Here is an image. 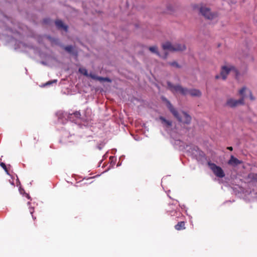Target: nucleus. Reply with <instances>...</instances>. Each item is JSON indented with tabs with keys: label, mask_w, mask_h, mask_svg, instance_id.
Masks as SVG:
<instances>
[{
	"label": "nucleus",
	"mask_w": 257,
	"mask_h": 257,
	"mask_svg": "<svg viewBox=\"0 0 257 257\" xmlns=\"http://www.w3.org/2000/svg\"><path fill=\"white\" fill-rule=\"evenodd\" d=\"M90 77L94 80H98L100 82L106 81L107 82H111V80L108 77H102L100 76H97L95 74L90 75Z\"/></svg>",
	"instance_id": "nucleus-9"
},
{
	"label": "nucleus",
	"mask_w": 257,
	"mask_h": 257,
	"mask_svg": "<svg viewBox=\"0 0 257 257\" xmlns=\"http://www.w3.org/2000/svg\"><path fill=\"white\" fill-rule=\"evenodd\" d=\"M161 99L166 103L167 106L170 112L179 122L186 124L190 123L192 117L189 114L185 111H182L181 113H179L165 97L162 96Z\"/></svg>",
	"instance_id": "nucleus-1"
},
{
	"label": "nucleus",
	"mask_w": 257,
	"mask_h": 257,
	"mask_svg": "<svg viewBox=\"0 0 257 257\" xmlns=\"http://www.w3.org/2000/svg\"><path fill=\"white\" fill-rule=\"evenodd\" d=\"M208 165L216 176L219 178H223L225 176V174L220 167L211 162H208Z\"/></svg>",
	"instance_id": "nucleus-7"
},
{
	"label": "nucleus",
	"mask_w": 257,
	"mask_h": 257,
	"mask_svg": "<svg viewBox=\"0 0 257 257\" xmlns=\"http://www.w3.org/2000/svg\"><path fill=\"white\" fill-rule=\"evenodd\" d=\"M50 21V20L49 19H45L43 20V22L45 24H49Z\"/></svg>",
	"instance_id": "nucleus-23"
},
{
	"label": "nucleus",
	"mask_w": 257,
	"mask_h": 257,
	"mask_svg": "<svg viewBox=\"0 0 257 257\" xmlns=\"http://www.w3.org/2000/svg\"><path fill=\"white\" fill-rule=\"evenodd\" d=\"M26 196H27V197H28V199H30V197L29 194H27Z\"/></svg>",
	"instance_id": "nucleus-26"
},
{
	"label": "nucleus",
	"mask_w": 257,
	"mask_h": 257,
	"mask_svg": "<svg viewBox=\"0 0 257 257\" xmlns=\"http://www.w3.org/2000/svg\"><path fill=\"white\" fill-rule=\"evenodd\" d=\"M193 9L194 10L198 11L200 14L208 20H211L217 17L216 13L211 12L209 8L206 7L202 4L194 5Z\"/></svg>",
	"instance_id": "nucleus-3"
},
{
	"label": "nucleus",
	"mask_w": 257,
	"mask_h": 257,
	"mask_svg": "<svg viewBox=\"0 0 257 257\" xmlns=\"http://www.w3.org/2000/svg\"><path fill=\"white\" fill-rule=\"evenodd\" d=\"M220 77H221L220 75H216L215 76V78L216 79H219Z\"/></svg>",
	"instance_id": "nucleus-24"
},
{
	"label": "nucleus",
	"mask_w": 257,
	"mask_h": 257,
	"mask_svg": "<svg viewBox=\"0 0 257 257\" xmlns=\"http://www.w3.org/2000/svg\"><path fill=\"white\" fill-rule=\"evenodd\" d=\"M149 50L152 53L156 54V55H157L159 57H161L163 58L164 59H166L167 57V56H168V53H165V55L164 56H162L160 55V54L159 53V52L158 51V47L156 46H153L150 47L149 48Z\"/></svg>",
	"instance_id": "nucleus-8"
},
{
	"label": "nucleus",
	"mask_w": 257,
	"mask_h": 257,
	"mask_svg": "<svg viewBox=\"0 0 257 257\" xmlns=\"http://www.w3.org/2000/svg\"><path fill=\"white\" fill-rule=\"evenodd\" d=\"M56 82H57L56 80H54L53 81H50L47 82L45 84V85H50V84H52L53 83H56Z\"/></svg>",
	"instance_id": "nucleus-22"
},
{
	"label": "nucleus",
	"mask_w": 257,
	"mask_h": 257,
	"mask_svg": "<svg viewBox=\"0 0 257 257\" xmlns=\"http://www.w3.org/2000/svg\"><path fill=\"white\" fill-rule=\"evenodd\" d=\"M248 179L252 181H255L257 182V174L251 173H249L247 176Z\"/></svg>",
	"instance_id": "nucleus-15"
},
{
	"label": "nucleus",
	"mask_w": 257,
	"mask_h": 257,
	"mask_svg": "<svg viewBox=\"0 0 257 257\" xmlns=\"http://www.w3.org/2000/svg\"><path fill=\"white\" fill-rule=\"evenodd\" d=\"M73 114H74V115L76 117V118H80L81 117V113L79 111H76L75 112H74Z\"/></svg>",
	"instance_id": "nucleus-21"
},
{
	"label": "nucleus",
	"mask_w": 257,
	"mask_h": 257,
	"mask_svg": "<svg viewBox=\"0 0 257 257\" xmlns=\"http://www.w3.org/2000/svg\"><path fill=\"white\" fill-rule=\"evenodd\" d=\"M65 51L69 53H71L73 50V47L72 46H67L64 47Z\"/></svg>",
	"instance_id": "nucleus-17"
},
{
	"label": "nucleus",
	"mask_w": 257,
	"mask_h": 257,
	"mask_svg": "<svg viewBox=\"0 0 257 257\" xmlns=\"http://www.w3.org/2000/svg\"><path fill=\"white\" fill-rule=\"evenodd\" d=\"M231 71L234 72L236 76H237L238 72L235 67L231 65L222 66L221 68L220 73L221 78L225 80L227 78L229 73Z\"/></svg>",
	"instance_id": "nucleus-6"
},
{
	"label": "nucleus",
	"mask_w": 257,
	"mask_h": 257,
	"mask_svg": "<svg viewBox=\"0 0 257 257\" xmlns=\"http://www.w3.org/2000/svg\"><path fill=\"white\" fill-rule=\"evenodd\" d=\"M55 24L58 29H62L65 31H67V26L64 25L63 22L61 20H57L55 21Z\"/></svg>",
	"instance_id": "nucleus-11"
},
{
	"label": "nucleus",
	"mask_w": 257,
	"mask_h": 257,
	"mask_svg": "<svg viewBox=\"0 0 257 257\" xmlns=\"http://www.w3.org/2000/svg\"><path fill=\"white\" fill-rule=\"evenodd\" d=\"M160 119L161 120L162 124L167 126L170 127L172 125V122L171 120H167L163 116L160 117Z\"/></svg>",
	"instance_id": "nucleus-13"
},
{
	"label": "nucleus",
	"mask_w": 257,
	"mask_h": 257,
	"mask_svg": "<svg viewBox=\"0 0 257 257\" xmlns=\"http://www.w3.org/2000/svg\"><path fill=\"white\" fill-rule=\"evenodd\" d=\"M0 166L5 170V172L7 173V174L9 175V171L7 168V166L6 164L4 163H1Z\"/></svg>",
	"instance_id": "nucleus-20"
},
{
	"label": "nucleus",
	"mask_w": 257,
	"mask_h": 257,
	"mask_svg": "<svg viewBox=\"0 0 257 257\" xmlns=\"http://www.w3.org/2000/svg\"><path fill=\"white\" fill-rule=\"evenodd\" d=\"M227 149L229 150L230 151H232L233 150V148L232 147H228L227 148Z\"/></svg>",
	"instance_id": "nucleus-25"
},
{
	"label": "nucleus",
	"mask_w": 257,
	"mask_h": 257,
	"mask_svg": "<svg viewBox=\"0 0 257 257\" xmlns=\"http://www.w3.org/2000/svg\"><path fill=\"white\" fill-rule=\"evenodd\" d=\"M168 88L172 92H179L182 95H185L188 94L193 97H200L202 95L201 92L197 89H188L182 87L180 85H174L170 81L167 82Z\"/></svg>",
	"instance_id": "nucleus-2"
},
{
	"label": "nucleus",
	"mask_w": 257,
	"mask_h": 257,
	"mask_svg": "<svg viewBox=\"0 0 257 257\" xmlns=\"http://www.w3.org/2000/svg\"><path fill=\"white\" fill-rule=\"evenodd\" d=\"M246 92H248V93H249V98H250V99L251 100H254L255 99V98H254V97L252 95V93H251V91H250V90H248V89L246 88V90L244 92V94H245V93Z\"/></svg>",
	"instance_id": "nucleus-19"
},
{
	"label": "nucleus",
	"mask_w": 257,
	"mask_h": 257,
	"mask_svg": "<svg viewBox=\"0 0 257 257\" xmlns=\"http://www.w3.org/2000/svg\"><path fill=\"white\" fill-rule=\"evenodd\" d=\"M168 64L173 67H175L176 68H180V65L176 61L169 62Z\"/></svg>",
	"instance_id": "nucleus-18"
},
{
	"label": "nucleus",
	"mask_w": 257,
	"mask_h": 257,
	"mask_svg": "<svg viewBox=\"0 0 257 257\" xmlns=\"http://www.w3.org/2000/svg\"><path fill=\"white\" fill-rule=\"evenodd\" d=\"M29 212L31 214L34 221H35L36 220V217L34 216L33 214V213L34 212V208L32 207H29Z\"/></svg>",
	"instance_id": "nucleus-16"
},
{
	"label": "nucleus",
	"mask_w": 257,
	"mask_h": 257,
	"mask_svg": "<svg viewBox=\"0 0 257 257\" xmlns=\"http://www.w3.org/2000/svg\"><path fill=\"white\" fill-rule=\"evenodd\" d=\"M246 90V87H243L238 91V93L239 95L241 96L240 98L238 100L232 98H229L227 99L225 105L231 108H235L238 106L244 105V99L246 97L244 94V92Z\"/></svg>",
	"instance_id": "nucleus-4"
},
{
	"label": "nucleus",
	"mask_w": 257,
	"mask_h": 257,
	"mask_svg": "<svg viewBox=\"0 0 257 257\" xmlns=\"http://www.w3.org/2000/svg\"><path fill=\"white\" fill-rule=\"evenodd\" d=\"M242 162L235 158L233 156L231 155L229 160L228 161V164L232 166H236L241 164Z\"/></svg>",
	"instance_id": "nucleus-10"
},
{
	"label": "nucleus",
	"mask_w": 257,
	"mask_h": 257,
	"mask_svg": "<svg viewBox=\"0 0 257 257\" xmlns=\"http://www.w3.org/2000/svg\"><path fill=\"white\" fill-rule=\"evenodd\" d=\"M162 47L164 50H169L171 52L183 51L186 49V47L184 44L175 43L172 44L170 42L163 43Z\"/></svg>",
	"instance_id": "nucleus-5"
},
{
	"label": "nucleus",
	"mask_w": 257,
	"mask_h": 257,
	"mask_svg": "<svg viewBox=\"0 0 257 257\" xmlns=\"http://www.w3.org/2000/svg\"><path fill=\"white\" fill-rule=\"evenodd\" d=\"M175 228L177 230H181L185 229V222L180 221L175 226Z\"/></svg>",
	"instance_id": "nucleus-12"
},
{
	"label": "nucleus",
	"mask_w": 257,
	"mask_h": 257,
	"mask_svg": "<svg viewBox=\"0 0 257 257\" xmlns=\"http://www.w3.org/2000/svg\"><path fill=\"white\" fill-rule=\"evenodd\" d=\"M79 72L80 73H81V74H83L84 75L87 76V77H90V75L93 74L92 73L88 74L87 70L84 68H80L79 69Z\"/></svg>",
	"instance_id": "nucleus-14"
}]
</instances>
